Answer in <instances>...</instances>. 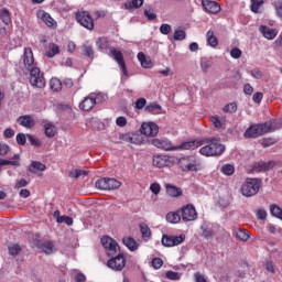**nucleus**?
I'll return each instance as SVG.
<instances>
[{
  "mask_svg": "<svg viewBox=\"0 0 282 282\" xmlns=\"http://www.w3.org/2000/svg\"><path fill=\"white\" fill-rule=\"evenodd\" d=\"M21 63L23 64L24 69L30 74V85L37 87V89H43L45 87V76L41 73V68H39V64L34 59V52H32V48L24 47Z\"/></svg>",
  "mask_w": 282,
  "mask_h": 282,
  "instance_id": "nucleus-1",
  "label": "nucleus"
},
{
  "mask_svg": "<svg viewBox=\"0 0 282 282\" xmlns=\"http://www.w3.org/2000/svg\"><path fill=\"white\" fill-rule=\"evenodd\" d=\"M152 144L158 149H163V151H195V149L200 147L198 141H186L180 145H173L171 140L164 138L153 139Z\"/></svg>",
  "mask_w": 282,
  "mask_h": 282,
  "instance_id": "nucleus-2",
  "label": "nucleus"
},
{
  "mask_svg": "<svg viewBox=\"0 0 282 282\" xmlns=\"http://www.w3.org/2000/svg\"><path fill=\"white\" fill-rule=\"evenodd\" d=\"M204 142L206 145L199 149V153L205 158H217L226 151V145L221 144V139L217 137L206 138Z\"/></svg>",
  "mask_w": 282,
  "mask_h": 282,
  "instance_id": "nucleus-3",
  "label": "nucleus"
},
{
  "mask_svg": "<svg viewBox=\"0 0 282 282\" xmlns=\"http://www.w3.org/2000/svg\"><path fill=\"white\" fill-rule=\"evenodd\" d=\"M261 188V180L259 178H247L241 185V193L243 197H254Z\"/></svg>",
  "mask_w": 282,
  "mask_h": 282,
  "instance_id": "nucleus-4",
  "label": "nucleus"
},
{
  "mask_svg": "<svg viewBox=\"0 0 282 282\" xmlns=\"http://www.w3.org/2000/svg\"><path fill=\"white\" fill-rule=\"evenodd\" d=\"M269 128L265 123H254L251 124L243 133V137L251 140L261 138V135H265L268 133Z\"/></svg>",
  "mask_w": 282,
  "mask_h": 282,
  "instance_id": "nucleus-5",
  "label": "nucleus"
},
{
  "mask_svg": "<svg viewBox=\"0 0 282 282\" xmlns=\"http://www.w3.org/2000/svg\"><path fill=\"white\" fill-rule=\"evenodd\" d=\"M120 186H122V183L111 177H104L95 183V187L99 191H117Z\"/></svg>",
  "mask_w": 282,
  "mask_h": 282,
  "instance_id": "nucleus-6",
  "label": "nucleus"
},
{
  "mask_svg": "<svg viewBox=\"0 0 282 282\" xmlns=\"http://www.w3.org/2000/svg\"><path fill=\"white\" fill-rule=\"evenodd\" d=\"M126 265L127 259H124V254L120 253V251L107 261V267L115 272H122Z\"/></svg>",
  "mask_w": 282,
  "mask_h": 282,
  "instance_id": "nucleus-7",
  "label": "nucleus"
},
{
  "mask_svg": "<svg viewBox=\"0 0 282 282\" xmlns=\"http://www.w3.org/2000/svg\"><path fill=\"white\" fill-rule=\"evenodd\" d=\"M101 245L106 250L107 257H116V254L120 252V246H118V242L109 236H104L101 238Z\"/></svg>",
  "mask_w": 282,
  "mask_h": 282,
  "instance_id": "nucleus-8",
  "label": "nucleus"
},
{
  "mask_svg": "<svg viewBox=\"0 0 282 282\" xmlns=\"http://www.w3.org/2000/svg\"><path fill=\"white\" fill-rule=\"evenodd\" d=\"M186 239L185 236H169L163 235L161 243L165 248H173L174 246H180V243H184V240Z\"/></svg>",
  "mask_w": 282,
  "mask_h": 282,
  "instance_id": "nucleus-9",
  "label": "nucleus"
},
{
  "mask_svg": "<svg viewBox=\"0 0 282 282\" xmlns=\"http://www.w3.org/2000/svg\"><path fill=\"white\" fill-rule=\"evenodd\" d=\"M109 56H111L116 61V63H118L123 76H129V72L127 70V64L124 63L122 52L116 48H110Z\"/></svg>",
  "mask_w": 282,
  "mask_h": 282,
  "instance_id": "nucleus-10",
  "label": "nucleus"
},
{
  "mask_svg": "<svg viewBox=\"0 0 282 282\" xmlns=\"http://www.w3.org/2000/svg\"><path fill=\"white\" fill-rule=\"evenodd\" d=\"M76 21L79 22L83 28H86V30L94 29V19L91 18V15H89V12L87 11H80L76 13Z\"/></svg>",
  "mask_w": 282,
  "mask_h": 282,
  "instance_id": "nucleus-11",
  "label": "nucleus"
},
{
  "mask_svg": "<svg viewBox=\"0 0 282 282\" xmlns=\"http://www.w3.org/2000/svg\"><path fill=\"white\" fill-rule=\"evenodd\" d=\"M181 217L183 221H195V219H197V209L191 204L185 205L181 209Z\"/></svg>",
  "mask_w": 282,
  "mask_h": 282,
  "instance_id": "nucleus-12",
  "label": "nucleus"
},
{
  "mask_svg": "<svg viewBox=\"0 0 282 282\" xmlns=\"http://www.w3.org/2000/svg\"><path fill=\"white\" fill-rule=\"evenodd\" d=\"M178 164L183 171H197V159L195 156L181 158Z\"/></svg>",
  "mask_w": 282,
  "mask_h": 282,
  "instance_id": "nucleus-13",
  "label": "nucleus"
},
{
  "mask_svg": "<svg viewBox=\"0 0 282 282\" xmlns=\"http://www.w3.org/2000/svg\"><path fill=\"white\" fill-rule=\"evenodd\" d=\"M141 134L147 137H154L160 133V127L155 122H143L140 128Z\"/></svg>",
  "mask_w": 282,
  "mask_h": 282,
  "instance_id": "nucleus-14",
  "label": "nucleus"
},
{
  "mask_svg": "<svg viewBox=\"0 0 282 282\" xmlns=\"http://www.w3.org/2000/svg\"><path fill=\"white\" fill-rule=\"evenodd\" d=\"M274 161H259L251 165V171H253L254 173H265L267 171H271V169H274Z\"/></svg>",
  "mask_w": 282,
  "mask_h": 282,
  "instance_id": "nucleus-15",
  "label": "nucleus"
},
{
  "mask_svg": "<svg viewBox=\"0 0 282 282\" xmlns=\"http://www.w3.org/2000/svg\"><path fill=\"white\" fill-rule=\"evenodd\" d=\"M96 107V98L94 94H89L88 97L84 98V100L79 104V109L83 111H91Z\"/></svg>",
  "mask_w": 282,
  "mask_h": 282,
  "instance_id": "nucleus-16",
  "label": "nucleus"
},
{
  "mask_svg": "<svg viewBox=\"0 0 282 282\" xmlns=\"http://www.w3.org/2000/svg\"><path fill=\"white\" fill-rule=\"evenodd\" d=\"M202 3L203 8L206 12H209V14H217L218 12H221V7L216 1L203 0Z\"/></svg>",
  "mask_w": 282,
  "mask_h": 282,
  "instance_id": "nucleus-17",
  "label": "nucleus"
},
{
  "mask_svg": "<svg viewBox=\"0 0 282 282\" xmlns=\"http://www.w3.org/2000/svg\"><path fill=\"white\" fill-rule=\"evenodd\" d=\"M260 34L264 36V39H268V41H273V39H276V34H279V31L276 29H270L269 26L261 25L259 28Z\"/></svg>",
  "mask_w": 282,
  "mask_h": 282,
  "instance_id": "nucleus-18",
  "label": "nucleus"
},
{
  "mask_svg": "<svg viewBox=\"0 0 282 282\" xmlns=\"http://www.w3.org/2000/svg\"><path fill=\"white\" fill-rule=\"evenodd\" d=\"M17 122L25 129H32V127H34V118H32L30 115L20 116L17 119Z\"/></svg>",
  "mask_w": 282,
  "mask_h": 282,
  "instance_id": "nucleus-19",
  "label": "nucleus"
},
{
  "mask_svg": "<svg viewBox=\"0 0 282 282\" xmlns=\"http://www.w3.org/2000/svg\"><path fill=\"white\" fill-rule=\"evenodd\" d=\"M37 18L42 19L45 22V25H47V28H56V21L53 20L52 15H50V13L41 10L37 12Z\"/></svg>",
  "mask_w": 282,
  "mask_h": 282,
  "instance_id": "nucleus-20",
  "label": "nucleus"
},
{
  "mask_svg": "<svg viewBox=\"0 0 282 282\" xmlns=\"http://www.w3.org/2000/svg\"><path fill=\"white\" fill-rule=\"evenodd\" d=\"M137 58L141 64V67H143L144 69H151V67H153V62L151 61V57H147L144 53H138Z\"/></svg>",
  "mask_w": 282,
  "mask_h": 282,
  "instance_id": "nucleus-21",
  "label": "nucleus"
},
{
  "mask_svg": "<svg viewBox=\"0 0 282 282\" xmlns=\"http://www.w3.org/2000/svg\"><path fill=\"white\" fill-rule=\"evenodd\" d=\"M153 166H156L158 169H164V166L169 165V159L164 155H154L153 156Z\"/></svg>",
  "mask_w": 282,
  "mask_h": 282,
  "instance_id": "nucleus-22",
  "label": "nucleus"
},
{
  "mask_svg": "<svg viewBox=\"0 0 282 282\" xmlns=\"http://www.w3.org/2000/svg\"><path fill=\"white\" fill-rule=\"evenodd\" d=\"M165 191H166V194L170 197H180V196H182V188H180V187H177L175 185L166 184L165 185Z\"/></svg>",
  "mask_w": 282,
  "mask_h": 282,
  "instance_id": "nucleus-23",
  "label": "nucleus"
},
{
  "mask_svg": "<svg viewBox=\"0 0 282 282\" xmlns=\"http://www.w3.org/2000/svg\"><path fill=\"white\" fill-rule=\"evenodd\" d=\"M1 166H20L19 154H14L11 160L0 159V171Z\"/></svg>",
  "mask_w": 282,
  "mask_h": 282,
  "instance_id": "nucleus-24",
  "label": "nucleus"
},
{
  "mask_svg": "<svg viewBox=\"0 0 282 282\" xmlns=\"http://www.w3.org/2000/svg\"><path fill=\"white\" fill-rule=\"evenodd\" d=\"M214 62L212 57H202L200 58V69L203 74H208V69L213 67Z\"/></svg>",
  "mask_w": 282,
  "mask_h": 282,
  "instance_id": "nucleus-25",
  "label": "nucleus"
},
{
  "mask_svg": "<svg viewBox=\"0 0 282 282\" xmlns=\"http://www.w3.org/2000/svg\"><path fill=\"white\" fill-rule=\"evenodd\" d=\"M39 250H42L44 254H52L54 250V243L52 241H44L37 245Z\"/></svg>",
  "mask_w": 282,
  "mask_h": 282,
  "instance_id": "nucleus-26",
  "label": "nucleus"
},
{
  "mask_svg": "<svg viewBox=\"0 0 282 282\" xmlns=\"http://www.w3.org/2000/svg\"><path fill=\"white\" fill-rule=\"evenodd\" d=\"M206 39H207V45H209L210 47H217V45H219V41L217 40V36H215V32L209 30L206 34Z\"/></svg>",
  "mask_w": 282,
  "mask_h": 282,
  "instance_id": "nucleus-27",
  "label": "nucleus"
},
{
  "mask_svg": "<svg viewBox=\"0 0 282 282\" xmlns=\"http://www.w3.org/2000/svg\"><path fill=\"white\" fill-rule=\"evenodd\" d=\"M123 243L128 247V249L131 250V252H135V250H138V241H135V239L131 238V237H126L122 239Z\"/></svg>",
  "mask_w": 282,
  "mask_h": 282,
  "instance_id": "nucleus-28",
  "label": "nucleus"
},
{
  "mask_svg": "<svg viewBox=\"0 0 282 282\" xmlns=\"http://www.w3.org/2000/svg\"><path fill=\"white\" fill-rule=\"evenodd\" d=\"M166 221L169 224H180L182 221V216L180 215V212H171L166 215Z\"/></svg>",
  "mask_w": 282,
  "mask_h": 282,
  "instance_id": "nucleus-29",
  "label": "nucleus"
},
{
  "mask_svg": "<svg viewBox=\"0 0 282 282\" xmlns=\"http://www.w3.org/2000/svg\"><path fill=\"white\" fill-rule=\"evenodd\" d=\"M47 166L39 161H33L29 167L30 173L36 174L37 171H45Z\"/></svg>",
  "mask_w": 282,
  "mask_h": 282,
  "instance_id": "nucleus-30",
  "label": "nucleus"
},
{
  "mask_svg": "<svg viewBox=\"0 0 282 282\" xmlns=\"http://www.w3.org/2000/svg\"><path fill=\"white\" fill-rule=\"evenodd\" d=\"M267 124L268 129L267 133H272V131H276V129H281L282 127V121L281 120H273L269 122H264Z\"/></svg>",
  "mask_w": 282,
  "mask_h": 282,
  "instance_id": "nucleus-31",
  "label": "nucleus"
},
{
  "mask_svg": "<svg viewBox=\"0 0 282 282\" xmlns=\"http://www.w3.org/2000/svg\"><path fill=\"white\" fill-rule=\"evenodd\" d=\"M96 45L99 52H105L106 50H109V40H107V37H99L96 41Z\"/></svg>",
  "mask_w": 282,
  "mask_h": 282,
  "instance_id": "nucleus-32",
  "label": "nucleus"
},
{
  "mask_svg": "<svg viewBox=\"0 0 282 282\" xmlns=\"http://www.w3.org/2000/svg\"><path fill=\"white\" fill-rule=\"evenodd\" d=\"M0 19L6 25H10V23H12V18L10 17V11H8V9H2L0 11Z\"/></svg>",
  "mask_w": 282,
  "mask_h": 282,
  "instance_id": "nucleus-33",
  "label": "nucleus"
},
{
  "mask_svg": "<svg viewBox=\"0 0 282 282\" xmlns=\"http://www.w3.org/2000/svg\"><path fill=\"white\" fill-rule=\"evenodd\" d=\"M50 87L53 91H61L63 89V83L61 79L54 77L50 80Z\"/></svg>",
  "mask_w": 282,
  "mask_h": 282,
  "instance_id": "nucleus-34",
  "label": "nucleus"
},
{
  "mask_svg": "<svg viewBox=\"0 0 282 282\" xmlns=\"http://www.w3.org/2000/svg\"><path fill=\"white\" fill-rule=\"evenodd\" d=\"M202 229V237H204L205 239H210L213 237H215V230H213V228L206 226V225H203L200 227Z\"/></svg>",
  "mask_w": 282,
  "mask_h": 282,
  "instance_id": "nucleus-35",
  "label": "nucleus"
},
{
  "mask_svg": "<svg viewBox=\"0 0 282 282\" xmlns=\"http://www.w3.org/2000/svg\"><path fill=\"white\" fill-rule=\"evenodd\" d=\"M44 131L46 138H54L56 135V127H54L52 123H46L44 126Z\"/></svg>",
  "mask_w": 282,
  "mask_h": 282,
  "instance_id": "nucleus-36",
  "label": "nucleus"
},
{
  "mask_svg": "<svg viewBox=\"0 0 282 282\" xmlns=\"http://www.w3.org/2000/svg\"><path fill=\"white\" fill-rule=\"evenodd\" d=\"M144 0H132L124 4L126 10H133V8H142Z\"/></svg>",
  "mask_w": 282,
  "mask_h": 282,
  "instance_id": "nucleus-37",
  "label": "nucleus"
},
{
  "mask_svg": "<svg viewBox=\"0 0 282 282\" xmlns=\"http://www.w3.org/2000/svg\"><path fill=\"white\" fill-rule=\"evenodd\" d=\"M61 48H58V46L55 43H52L48 45V52L46 53V56L48 58H54V56H56V54H59Z\"/></svg>",
  "mask_w": 282,
  "mask_h": 282,
  "instance_id": "nucleus-38",
  "label": "nucleus"
},
{
  "mask_svg": "<svg viewBox=\"0 0 282 282\" xmlns=\"http://www.w3.org/2000/svg\"><path fill=\"white\" fill-rule=\"evenodd\" d=\"M220 171L224 175H227V177H230V175H235V165L225 164L221 166Z\"/></svg>",
  "mask_w": 282,
  "mask_h": 282,
  "instance_id": "nucleus-39",
  "label": "nucleus"
},
{
  "mask_svg": "<svg viewBox=\"0 0 282 282\" xmlns=\"http://www.w3.org/2000/svg\"><path fill=\"white\" fill-rule=\"evenodd\" d=\"M145 111H148V113H160V111H162V106L152 102L145 107Z\"/></svg>",
  "mask_w": 282,
  "mask_h": 282,
  "instance_id": "nucleus-40",
  "label": "nucleus"
},
{
  "mask_svg": "<svg viewBox=\"0 0 282 282\" xmlns=\"http://www.w3.org/2000/svg\"><path fill=\"white\" fill-rule=\"evenodd\" d=\"M270 213L273 217H276L278 219L282 220V208L279 207L278 205H271Z\"/></svg>",
  "mask_w": 282,
  "mask_h": 282,
  "instance_id": "nucleus-41",
  "label": "nucleus"
},
{
  "mask_svg": "<svg viewBox=\"0 0 282 282\" xmlns=\"http://www.w3.org/2000/svg\"><path fill=\"white\" fill-rule=\"evenodd\" d=\"M236 237L240 241H248V239H250V232L243 229H239L236 231Z\"/></svg>",
  "mask_w": 282,
  "mask_h": 282,
  "instance_id": "nucleus-42",
  "label": "nucleus"
},
{
  "mask_svg": "<svg viewBox=\"0 0 282 282\" xmlns=\"http://www.w3.org/2000/svg\"><path fill=\"white\" fill-rule=\"evenodd\" d=\"M140 232L143 237V239H149L151 237V228H149V225L141 224L140 225Z\"/></svg>",
  "mask_w": 282,
  "mask_h": 282,
  "instance_id": "nucleus-43",
  "label": "nucleus"
},
{
  "mask_svg": "<svg viewBox=\"0 0 282 282\" xmlns=\"http://www.w3.org/2000/svg\"><path fill=\"white\" fill-rule=\"evenodd\" d=\"M209 120L216 129H221V127H224V120H221L219 116H212L209 117Z\"/></svg>",
  "mask_w": 282,
  "mask_h": 282,
  "instance_id": "nucleus-44",
  "label": "nucleus"
},
{
  "mask_svg": "<svg viewBox=\"0 0 282 282\" xmlns=\"http://www.w3.org/2000/svg\"><path fill=\"white\" fill-rule=\"evenodd\" d=\"M173 39L174 41H184V39H186V31L177 29L176 31H174Z\"/></svg>",
  "mask_w": 282,
  "mask_h": 282,
  "instance_id": "nucleus-45",
  "label": "nucleus"
},
{
  "mask_svg": "<svg viewBox=\"0 0 282 282\" xmlns=\"http://www.w3.org/2000/svg\"><path fill=\"white\" fill-rule=\"evenodd\" d=\"M223 111L225 113H237V102H230V104H227Z\"/></svg>",
  "mask_w": 282,
  "mask_h": 282,
  "instance_id": "nucleus-46",
  "label": "nucleus"
},
{
  "mask_svg": "<svg viewBox=\"0 0 282 282\" xmlns=\"http://www.w3.org/2000/svg\"><path fill=\"white\" fill-rule=\"evenodd\" d=\"M57 224H66V226H73L74 218L69 216H61V217H57Z\"/></svg>",
  "mask_w": 282,
  "mask_h": 282,
  "instance_id": "nucleus-47",
  "label": "nucleus"
},
{
  "mask_svg": "<svg viewBox=\"0 0 282 282\" xmlns=\"http://www.w3.org/2000/svg\"><path fill=\"white\" fill-rule=\"evenodd\" d=\"M22 250L23 249L19 245H12L9 247V254H11V257H17L21 254Z\"/></svg>",
  "mask_w": 282,
  "mask_h": 282,
  "instance_id": "nucleus-48",
  "label": "nucleus"
},
{
  "mask_svg": "<svg viewBox=\"0 0 282 282\" xmlns=\"http://www.w3.org/2000/svg\"><path fill=\"white\" fill-rule=\"evenodd\" d=\"M166 279H170V281H180V279H182V273L175 271H167Z\"/></svg>",
  "mask_w": 282,
  "mask_h": 282,
  "instance_id": "nucleus-49",
  "label": "nucleus"
},
{
  "mask_svg": "<svg viewBox=\"0 0 282 282\" xmlns=\"http://www.w3.org/2000/svg\"><path fill=\"white\" fill-rule=\"evenodd\" d=\"M261 6H263V0H251V12L257 14Z\"/></svg>",
  "mask_w": 282,
  "mask_h": 282,
  "instance_id": "nucleus-50",
  "label": "nucleus"
},
{
  "mask_svg": "<svg viewBox=\"0 0 282 282\" xmlns=\"http://www.w3.org/2000/svg\"><path fill=\"white\" fill-rule=\"evenodd\" d=\"M90 94H94L96 105H98V102H105V100H107V95L105 93H90Z\"/></svg>",
  "mask_w": 282,
  "mask_h": 282,
  "instance_id": "nucleus-51",
  "label": "nucleus"
},
{
  "mask_svg": "<svg viewBox=\"0 0 282 282\" xmlns=\"http://www.w3.org/2000/svg\"><path fill=\"white\" fill-rule=\"evenodd\" d=\"M144 137L140 133L132 132V144H143Z\"/></svg>",
  "mask_w": 282,
  "mask_h": 282,
  "instance_id": "nucleus-52",
  "label": "nucleus"
},
{
  "mask_svg": "<svg viewBox=\"0 0 282 282\" xmlns=\"http://www.w3.org/2000/svg\"><path fill=\"white\" fill-rule=\"evenodd\" d=\"M143 14L148 18V21H155L158 19V14L153 12V9H144Z\"/></svg>",
  "mask_w": 282,
  "mask_h": 282,
  "instance_id": "nucleus-53",
  "label": "nucleus"
},
{
  "mask_svg": "<svg viewBox=\"0 0 282 282\" xmlns=\"http://www.w3.org/2000/svg\"><path fill=\"white\" fill-rule=\"evenodd\" d=\"M17 143L21 147H25V142H28V138L24 133H18L15 137Z\"/></svg>",
  "mask_w": 282,
  "mask_h": 282,
  "instance_id": "nucleus-54",
  "label": "nucleus"
},
{
  "mask_svg": "<svg viewBox=\"0 0 282 282\" xmlns=\"http://www.w3.org/2000/svg\"><path fill=\"white\" fill-rule=\"evenodd\" d=\"M10 152V145L0 142V156L6 158Z\"/></svg>",
  "mask_w": 282,
  "mask_h": 282,
  "instance_id": "nucleus-55",
  "label": "nucleus"
},
{
  "mask_svg": "<svg viewBox=\"0 0 282 282\" xmlns=\"http://www.w3.org/2000/svg\"><path fill=\"white\" fill-rule=\"evenodd\" d=\"M162 265H164V261L161 258H154L152 260V267L154 268V270H160Z\"/></svg>",
  "mask_w": 282,
  "mask_h": 282,
  "instance_id": "nucleus-56",
  "label": "nucleus"
},
{
  "mask_svg": "<svg viewBox=\"0 0 282 282\" xmlns=\"http://www.w3.org/2000/svg\"><path fill=\"white\" fill-rule=\"evenodd\" d=\"M119 140H122L123 142H128L129 144H132V132L120 134Z\"/></svg>",
  "mask_w": 282,
  "mask_h": 282,
  "instance_id": "nucleus-57",
  "label": "nucleus"
},
{
  "mask_svg": "<svg viewBox=\"0 0 282 282\" xmlns=\"http://www.w3.org/2000/svg\"><path fill=\"white\" fill-rule=\"evenodd\" d=\"M256 215H257V219H260L261 221H263L268 217V212H265V209H258Z\"/></svg>",
  "mask_w": 282,
  "mask_h": 282,
  "instance_id": "nucleus-58",
  "label": "nucleus"
},
{
  "mask_svg": "<svg viewBox=\"0 0 282 282\" xmlns=\"http://www.w3.org/2000/svg\"><path fill=\"white\" fill-rule=\"evenodd\" d=\"M161 186L158 183H152L150 185V191L153 193V195H160Z\"/></svg>",
  "mask_w": 282,
  "mask_h": 282,
  "instance_id": "nucleus-59",
  "label": "nucleus"
},
{
  "mask_svg": "<svg viewBox=\"0 0 282 282\" xmlns=\"http://www.w3.org/2000/svg\"><path fill=\"white\" fill-rule=\"evenodd\" d=\"M171 24H166V23H164V24H162L161 26H160V32H161V34H170L171 33Z\"/></svg>",
  "mask_w": 282,
  "mask_h": 282,
  "instance_id": "nucleus-60",
  "label": "nucleus"
},
{
  "mask_svg": "<svg viewBox=\"0 0 282 282\" xmlns=\"http://www.w3.org/2000/svg\"><path fill=\"white\" fill-rule=\"evenodd\" d=\"M84 54L85 56H88V58H94V47L84 46Z\"/></svg>",
  "mask_w": 282,
  "mask_h": 282,
  "instance_id": "nucleus-61",
  "label": "nucleus"
},
{
  "mask_svg": "<svg viewBox=\"0 0 282 282\" xmlns=\"http://www.w3.org/2000/svg\"><path fill=\"white\" fill-rule=\"evenodd\" d=\"M145 106H147V99L144 98H139L135 101V109H144Z\"/></svg>",
  "mask_w": 282,
  "mask_h": 282,
  "instance_id": "nucleus-62",
  "label": "nucleus"
},
{
  "mask_svg": "<svg viewBox=\"0 0 282 282\" xmlns=\"http://www.w3.org/2000/svg\"><path fill=\"white\" fill-rule=\"evenodd\" d=\"M242 52L238 48V47H234L231 51H230V56L231 58H239L241 56Z\"/></svg>",
  "mask_w": 282,
  "mask_h": 282,
  "instance_id": "nucleus-63",
  "label": "nucleus"
},
{
  "mask_svg": "<svg viewBox=\"0 0 282 282\" xmlns=\"http://www.w3.org/2000/svg\"><path fill=\"white\" fill-rule=\"evenodd\" d=\"M194 278H195V281H196V282H208V281L206 280V278H204V275H203L202 273H199V272H196V273L194 274Z\"/></svg>",
  "mask_w": 282,
  "mask_h": 282,
  "instance_id": "nucleus-64",
  "label": "nucleus"
}]
</instances>
